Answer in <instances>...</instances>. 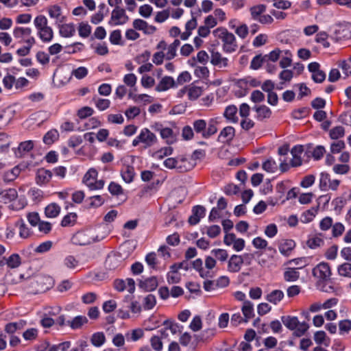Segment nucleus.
I'll use <instances>...</instances> for the list:
<instances>
[{
	"label": "nucleus",
	"mask_w": 351,
	"mask_h": 351,
	"mask_svg": "<svg viewBox=\"0 0 351 351\" xmlns=\"http://www.w3.org/2000/svg\"><path fill=\"white\" fill-rule=\"evenodd\" d=\"M345 143L343 141L333 142L330 145V152L332 154L339 153L345 148Z\"/></svg>",
	"instance_id": "774afa93"
},
{
	"label": "nucleus",
	"mask_w": 351,
	"mask_h": 351,
	"mask_svg": "<svg viewBox=\"0 0 351 351\" xmlns=\"http://www.w3.org/2000/svg\"><path fill=\"white\" fill-rule=\"evenodd\" d=\"M14 111L10 108H5L0 112V130L5 128L12 120Z\"/></svg>",
	"instance_id": "aec40b11"
},
{
	"label": "nucleus",
	"mask_w": 351,
	"mask_h": 351,
	"mask_svg": "<svg viewBox=\"0 0 351 351\" xmlns=\"http://www.w3.org/2000/svg\"><path fill=\"white\" fill-rule=\"evenodd\" d=\"M213 33L223 42V50L226 53H232L236 51L237 44L234 35L229 32L226 28H217Z\"/></svg>",
	"instance_id": "f257e3e1"
},
{
	"label": "nucleus",
	"mask_w": 351,
	"mask_h": 351,
	"mask_svg": "<svg viewBox=\"0 0 351 351\" xmlns=\"http://www.w3.org/2000/svg\"><path fill=\"white\" fill-rule=\"evenodd\" d=\"M108 191L112 195H119L123 193L121 186L114 182H110L109 184Z\"/></svg>",
	"instance_id": "680f3d73"
},
{
	"label": "nucleus",
	"mask_w": 351,
	"mask_h": 351,
	"mask_svg": "<svg viewBox=\"0 0 351 351\" xmlns=\"http://www.w3.org/2000/svg\"><path fill=\"white\" fill-rule=\"evenodd\" d=\"M21 258L18 254H13L6 261L8 266L10 268H16L21 265Z\"/></svg>",
	"instance_id": "a18cd8bd"
},
{
	"label": "nucleus",
	"mask_w": 351,
	"mask_h": 351,
	"mask_svg": "<svg viewBox=\"0 0 351 351\" xmlns=\"http://www.w3.org/2000/svg\"><path fill=\"white\" fill-rule=\"evenodd\" d=\"M59 137V133L56 130H51L43 137V141L47 145H51Z\"/></svg>",
	"instance_id": "ea45409f"
},
{
	"label": "nucleus",
	"mask_w": 351,
	"mask_h": 351,
	"mask_svg": "<svg viewBox=\"0 0 351 351\" xmlns=\"http://www.w3.org/2000/svg\"><path fill=\"white\" fill-rule=\"evenodd\" d=\"M313 275L317 279V282L328 281L332 275L330 265L327 263H320L313 269Z\"/></svg>",
	"instance_id": "423d86ee"
},
{
	"label": "nucleus",
	"mask_w": 351,
	"mask_h": 351,
	"mask_svg": "<svg viewBox=\"0 0 351 351\" xmlns=\"http://www.w3.org/2000/svg\"><path fill=\"white\" fill-rule=\"evenodd\" d=\"M317 287L322 291L326 293H334L336 291L337 288L329 280L328 281H324L322 282H317Z\"/></svg>",
	"instance_id": "f704fd0d"
},
{
	"label": "nucleus",
	"mask_w": 351,
	"mask_h": 351,
	"mask_svg": "<svg viewBox=\"0 0 351 351\" xmlns=\"http://www.w3.org/2000/svg\"><path fill=\"white\" fill-rule=\"evenodd\" d=\"M139 287L145 291H152L158 287V280L155 276L146 278L139 282Z\"/></svg>",
	"instance_id": "412c9836"
},
{
	"label": "nucleus",
	"mask_w": 351,
	"mask_h": 351,
	"mask_svg": "<svg viewBox=\"0 0 351 351\" xmlns=\"http://www.w3.org/2000/svg\"><path fill=\"white\" fill-rule=\"evenodd\" d=\"M29 195L34 202H39L42 199L43 192L38 189H31L29 191Z\"/></svg>",
	"instance_id": "338daca9"
},
{
	"label": "nucleus",
	"mask_w": 351,
	"mask_h": 351,
	"mask_svg": "<svg viewBox=\"0 0 351 351\" xmlns=\"http://www.w3.org/2000/svg\"><path fill=\"white\" fill-rule=\"evenodd\" d=\"M156 304V297L152 294H149L144 298L143 306L144 308L146 310H150L153 308Z\"/></svg>",
	"instance_id": "3c124183"
},
{
	"label": "nucleus",
	"mask_w": 351,
	"mask_h": 351,
	"mask_svg": "<svg viewBox=\"0 0 351 351\" xmlns=\"http://www.w3.org/2000/svg\"><path fill=\"white\" fill-rule=\"evenodd\" d=\"M345 134V130L343 126L339 125L330 130L329 136L332 139H339Z\"/></svg>",
	"instance_id": "37998d69"
},
{
	"label": "nucleus",
	"mask_w": 351,
	"mask_h": 351,
	"mask_svg": "<svg viewBox=\"0 0 351 351\" xmlns=\"http://www.w3.org/2000/svg\"><path fill=\"white\" fill-rule=\"evenodd\" d=\"M328 35L325 32H320L316 35L315 40L317 43H322L323 47L328 48L330 47V43L327 41Z\"/></svg>",
	"instance_id": "4d7b16f0"
},
{
	"label": "nucleus",
	"mask_w": 351,
	"mask_h": 351,
	"mask_svg": "<svg viewBox=\"0 0 351 351\" xmlns=\"http://www.w3.org/2000/svg\"><path fill=\"white\" fill-rule=\"evenodd\" d=\"M98 172L95 169H90L83 178V183L91 191L99 190L104 188L105 182L103 180H97Z\"/></svg>",
	"instance_id": "20e7f679"
},
{
	"label": "nucleus",
	"mask_w": 351,
	"mask_h": 351,
	"mask_svg": "<svg viewBox=\"0 0 351 351\" xmlns=\"http://www.w3.org/2000/svg\"><path fill=\"white\" fill-rule=\"evenodd\" d=\"M266 11V6L263 4H259L257 5L252 6L250 9L252 19L258 21L261 15Z\"/></svg>",
	"instance_id": "7c9ffc66"
},
{
	"label": "nucleus",
	"mask_w": 351,
	"mask_h": 351,
	"mask_svg": "<svg viewBox=\"0 0 351 351\" xmlns=\"http://www.w3.org/2000/svg\"><path fill=\"white\" fill-rule=\"evenodd\" d=\"M34 147L32 141H27L19 144L17 149L14 152L15 156L18 158L23 157L25 154L29 152Z\"/></svg>",
	"instance_id": "5701e85b"
},
{
	"label": "nucleus",
	"mask_w": 351,
	"mask_h": 351,
	"mask_svg": "<svg viewBox=\"0 0 351 351\" xmlns=\"http://www.w3.org/2000/svg\"><path fill=\"white\" fill-rule=\"evenodd\" d=\"M254 110L257 113V119L258 120H263L264 119H268L271 114V111L267 106L265 105L255 106Z\"/></svg>",
	"instance_id": "bb28decb"
},
{
	"label": "nucleus",
	"mask_w": 351,
	"mask_h": 351,
	"mask_svg": "<svg viewBox=\"0 0 351 351\" xmlns=\"http://www.w3.org/2000/svg\"><path fill=\"white\" fill-rule=\"evenodd\" d=\"M90 231L82 230L76 232L71 238L73 244L77 245H85L94 242L95 239L90 235Z\"/></svg>",
	"instance_id": "1a4fd4ad"
},
{
	"label": "nucleus",
	"mask_w": 351,
	"mask_h": 351,
	"mask_svg": "<svg viewBox=\"0 0 351 351\" xmlns=\"http://www.w3.org/2000/svg\"><path fill=\"white\" fill-rule=\"evenodd\" d=\"M129 21V16L125 10L121 7H115L111 12L109 25L117 26L126 23Z\"/></svg>",
	"instance_id": "0eeeda50"
},
{
	"label": "nucleus",
	"mask_w": 351,
	"mask_h": 351,
	"mask_svg": "<svg viewBox=\"0 0 351 351\" xmlns=\"http://www.w3.org/2000/svg\"><path fill=\"white\" fill-rule=\"evenodd\" d=\"M52 177V172L45 169H39L36 173V182L38 184H45L49 182Z\"/></svg>",
	"instance_id": "4be33fe9"
},
{
	"label": "nucleus",
	"mask_w": 351,
	"mask_h": 351,
	"mask_svg": "<svg viewBox=\"0 0 351 351\" xmlns=\"http://www.w3.org/2000/svg\"><path fill=\"white\" fill-rule=\"evenodd\" d=\"M79 35L82 38H87L91 32V27L85 23H81L79 25Z\"/></svg>",
	"instance_id": "603ef678"
},
{
	"label": "nucleus",
	"mask_w": 351,
	"mask_h": 351,
	"mask_svg": "<svg viewBox=\"0 0 351 351\" xmlns=\"http://www.w3.org/2000/svg\"><path fill=\"white\" fill-rule=\"evenodd\" d=\"M128 256V254L121 252L110 253L107 256L105 262L106 268L109 270H115L121 267L123 261Z\"/></svg>",
	"instance_id": "39448f33"
},
{
	"label": "nucleus",
	"mask_w": 351,
	"mask_h": 351,
	"mask_svg": "<svg viewBox=\"0 0 351 351\" xmlns=\"http://www.w3.org/2000/svg\"><path fill=\"white\" fill-rule=\"evenodd\" d=\"M88 74V69L84 66H80L72 71V75L78 80L83 79Z\"/></svg>",
	"instance_id": "bf43d9fd"
},
{
	"label": "nucleus",
	"mask_w": 351,
	"mask_h": 351,
	"mask_svg": "<svg viewBox=\"0 0 351 351\" xmlns=\"http://www.w3.org/2000/svg\"><path fill=\"white\" fill-rule=\"evenodd\" d=\"M339 330L340 335L348 333L351 330V321L350 319L340 321L339 323Z\"/></svg>",
	"instance_id": "8fccbe9b"
},
{
	"label": "nucleus",
	"mask_w": 351,
	"mask_h": 351,
	"mask_svg": "<svg viewBox=\"0 0 351 351\" xmlns=\"http://www.w3.org/2000/svg\"><path fill=\"white\" fill-rule=\"evenodd\" d=\"M134 175V169L133 167L130 165L125 166L121 171L122 178L126 183L132 182L133 181Z\"/></svg>",
	"instance_id": "c756f323"
},
{
	"label": "nucleus",
	"mask_w": 351,
	"mask_h": 351,
	"mask_svg": "<svg viewBox=\"0 0 351 351\" xmlns=\"http://www.w3.org/2000/svg\"><path fill=\"white\" fill-rule=\"evenodd\" d=\"M235 135L234 128L232 126L225 127L218 136V141L221 143L231 141Z\"/></svg>",
	"instance_id": "6ab92c4d"
},
{
	"label": "nucleus",
	"mask_w": 351,
	"mask_h": 351,
	"mask_svg": "<svg viewBox=\"0 0 351 351\" xmlns=\"http://www.w3.org/2000/svg\"><path fill=\"white\" fill-rule=\"evenodd\" d=\"M317 208H311L302 213L300 219L302 223H306L311 221L315 217L317 212Z\"/></svg>",
	"instance_id": "72a5a7b5"
},
{
	"label": "nucleus",
	"mask_w": 351,
	"mask_h": 351,
	"mask_svg": "<svg viewBox=\"0 0 351 351\" xmlns=\"http://www.w3.org/2000/svg\"><path fill=\"white\" fill-rule=\"evenodd\" d=\"M338 246L333 245L330 247L325 253V256L328 260H335L337 256Z\"/></svg>",
	"instance_id": "0e129e2a"
},
{
	"label": "nucleus",
	"mask_w": 351,
	"mask_h": 351,
	"mask_svg": "<svg viewBox=\"0 0 351 351\" xmlns=\"http://www.w3.org/2000/svg\"><path fill=\"white\" fill-rule=\"evenodd\" d=\"M193 125L195 132L201 134L203 136V133H204L207 125L206 121L204 119L196 120L193 122Z\"/></svg>",
	"instance_id": "de8ad7c7"
},
{
	"label": "nucleus",
	"mask_w": 351,
	"mask_h": 351,
	"mask_svg": "<svg viewBox=\"0 0 351 351\" xmlns=\"http://www.w3.org/2000/svg\"><path fill=\"white\" fill-rule=\"evenodd\" d=\"M176 82L172 77L165 76L163 77L158 85L156 86V90L158 92L166 91L171 87H174Z\"/></svg>",
	"instance_id": "a211bd4d"
},
{
	"label": "nucleus",
	"mask_w": 351,
	"mask_h": 351,
	"mask_svg": "<svg viewBox=\"0 0 351 351\" xmlns=\"http://www.w3.org/2000/svg\"><path fill=\"white\" fill-rule=\"evenodd\" d=\"M152 347L156 351H161L162 349V342L158 336H154L150 339Z\"/></svg>",
	"instance_id": "69168bd1"
},
{
	"label": "nucleus",
	"mask_w": 351,
	"mask_h": 351,
	"mask_svg": "<svg viewBox=\"0 0 351 351\" xmlns=\"http://www.w3.org/2000/svg\"><path fill=\"white\" fill-rule=\"evenodd\" d=\"M186 161L185 158H168L164 161V165L168 169H176L179 172H185L190 169V165H182Z\"/></svg>",
	"instance_id": "9d476101"
},
{
	"label": "nucleus",
	"mask_w": 351,
	"mask_h": 351,
	"mask_svg": "<svg viewBox=\"0 0 351 351\" xmlns=\"http://www.w3.org/2000/svg\"><path fill=\"white\" fill-rule=\"evenodd\" d=\"M330 178L328 173L322 172L320 174L319 188L322 191H326L328 189Z\"/></svg>",
	"instance_id": "c03bdc74"
},
{
	"label": "nucleus",
	"mask_w": 351,
	"mask_h": 351,
	"mask_svg": "<svg viewBox=\"0 0 351 351\" xmlns=\"http://www.w3.org/2000/svg\"><path fill=\"white\" fill-rule=\"evenodd\" d=\"M284 297V293L280 290H274L267 296V300L274 304H276Z\"/></svg>",
	"instance_id": "e433bc0d"
},
{
	"label": "nucleus",
	"mask_w": 351,
	"mask_h": 351,
	"mask_svg": "<svg viewBox=\"0 0 351 351\" xmlns=\"http://www.w3.org/2000/svg\"><path fill=\"white\" fill-rule=\"evenodd\" d=\"M281 321L288 329L294 330L293 334L296 337H301L304 335L308 329V324L305 322H300L298 318L295 316H282Z\"/></svg>",
	"instance_id": "7ed1b4c3"
},
{
	"label": "nucleus",
	"mask_w": 351,
	"mask_h": 351,
	"mask_svg": "<svg viewBox=\"0 0 351 351\" xmlns=\"http://www.w3.org/2000/svg\"><path fill=\"white\" fill-rule=\"evenodd\" d=\"M88 319L85 316H76L71 322L68 321V324L73 328L77 329L80 328L84 324L87 323Z\"/></svg>",
	"instance_id": "4c0bfd02"
},
{
	"label": "nucleus",
	"mask_w": 351,
	"mask_h": 351,
	"mask_svg": "<svg viewBox=\"0 0 351 351\" xmlns=\"http://www.w3.org/2000/svg\"><path fill=\"white\" fill-rule=\"evenodd\" d=\"M77 217V214L75 213H70L67 214L63 217L61 221V226L63 227L73 226L76 222Z\"/></svg>",
	"instance_id": "a19ab883"
},
{
	"label": "nucleus",
	"mask_w": 351,
	"mask_h": 351,
	"mask_svg": "<svg viewBox=\"0 0 351 351\" xmlns=\"http://www.w3.org/2000/svg\"><path fill=\"white\" fill-rule=\"evenodd\" d=\"M295 243L294 242V241L291 240V239H287V240H285L283 242H282L280 245H279V251L280 252L285 256H289L291 252L293 250V248L295 247Z\"/></svg>",
	"instance_id": "b1692460"
},
{
	"label": "nucleus",
	"mask_w": 351,
	"mask_h": 351,
	"mask_svg": "<svg viewBox=\"0 0 351 351\" xmlns=\"http://www.w3.org/2000/svg\"><path fill=\"white\" fill-rule=\"evenodd\" d=\"M332 38L335 41L348 40L351 38V24L344 23L338 25Z\"/></svg>",
	"instance_id": "6e6552de"
},
{
	"label": "nucleus",
	"mask_w": 351,
	"mask_h": 351,
	"mask_svg": "<svg viewBox=\"0 0 351 351\" xmlns=\"http://www.w3.org/2000/svg\"><path fill=\"white\" fill-rule=\"evenodd\" d=\"M143 336V331L141 328H136L133 330L130 333L126 334V337L128 339H130L131 340L136 341L140 339Z\"/></svg>",
	"instance_id": "052dcab7"
},
{
	"label": "nucleus",
	"mask_w": 351,
	"mask_h": 351,
	"mask_svg": "<svg viewBox=\"0 0 351 351\" xmlns=\"http://www.w3.org/2000/svg\"><path fill=\"white\" fill-rule=\"evenodd\" d=\"M53 243L51 241H47L40 243L34 249V252L38 254H43L51 250Z\"/></svg>",
	"instance_id": "09e8293b"
},
{
	"label": "nucleus",
	"mask_w": 351,
	"mask_h": 351,
	"mask_svg": "<svg viewBox=\"0 0 351 351\" xmlns=\"http://www.w3.org/2000/svg\"><path fill=\"white\" fill-rule=\"evenodd\" d=\"M138 136L141 143L145 145V147L152 146L157 140L156 135L147 128L141 130Z\"/></svg>",
	"instance_id": "f8f14e48"
},
{
	"label": "nucleus",
	"mask_w": 351,
	"mask_h": 351,
	"mask_svg": "<svg viewBox=\"0 0 351 351\" xmlns=\"http://www.w3.org/2000/svg\"><path fill=\"white\" fill-rule=\"evenodd\" d=\"M217 119H211L208 121V127H206V130L203 133V138H208L217 132Z\"/></svg>",
	"instance_id": "c85d7f7f"
},
{
	"label": "nucleus",
	"mask_w": 351,
	"mask_h": 351,
	"mask_svg": "<svg viewBox=\"0 0 351 351\" xmlns=\"http://www.w3.org/2000/svg\"><path fill=\"white\" fill-rule=\"evenodd\" d=\"M132 25L135 29L143 31L145 34H152L156 30V27L149 25L145 21L140 19H135Z\"/></svg>",
	"instance_id": "ddd939ff"
},
{
	"label": "nucleus",
	"mask_w": 351,
	"mask_h": 351,
	"mask_svg": "<svg viewBox=\"0 0 351 351\" xmlns=\"http://www.w3.org/2000/svg\"><path fill=\"white\" fill-rule=\"evenodd\" d=\"M306 244L310 248L315 249L324 245V240L318 237H314L310 238L307 241Z\"/></svg>",
	"instance_id": "13d9d810"
},
{
	"label": "nucleus",
	"mask_w": 351,
	"mask_h": 351,
	"mask_svg": "<svg viewBox=\"0 0 351 351\" xmlns=\"http://www.w3.org/2000/svg\"><path fill=\"white\" fill-rule=\"evenodd\" d=\"M262 168L268 173H274L278 169V165L276 162L270 158L263 163Z\"/></svg>",
	"instance_id": "58836bf2"
},
{
	"label": "nucleus",
	"mask_w": 351,
	"mask_h": 351,
	"mask_svg": "<svg viewBox=\"0 0 351 351\" xmlns=\"http://www.w3.org/2000/svg\"><path fill=\"white\" fill-rule=\"evenodd\" d=\"M90 208H97L104 204L105 200L101 195H94L89 198Z\"/></svg>",
	"instance_id": "6e6d98bb"
},
{
	"label": "nucleus",
	"mask_w": 351,
	"mask_h": 351,
	"mask_svg": "<svg viewBox=\"0 0 351 351\" xmlns=\"http://www.w3.org/2000/svg\"><path fill=\"white\" fill-rule=\"evenodd\" d=\"M105 340V335L103 332H96L92 336L91 343L93 346L99 347L104 343Z\"/></svg>",
	"instance_id": "49530a36"
},
{
	"label": "nucleus",
	"mask_w": 351,
	"mask_h": 351,
	"mask_svg": "<svg viewBox=\"0 0 351 351\" xmlns=\"http://www.w3.org/2000/svg\"><path fill=\"white\" fill-rule=\"evenodd\" d=\"M237 110V108L235 106H228L226 107L223 115L227 119L231 121L233 123H236L238 121V118L236 117Z\"/></svg>",
	"instance_id": "2f4dec72"
},
{
	"label": "nucleus",
	"mask_w": 351,
	"mask_h": 351,
	"mask_svg": "<svg viewBox=\"0 0 351 351\" xmlns=\"http://www.w3.org/2000/svg\"><path fill=\"white\" fill-rule=\"evenodd\" d=\"M206 208L203 206L197 205L193 208L192 215L189 218L191 225H196L202 218L205 216Z\"/></svg>",
	"instance_id": "4468645a"
},
{
	"label": "nucleus",
	"mask_w": 351,
	"mask_h": 351,
	"mask_svg": "<svg viewBox=\"0 0 351 351\" xmlns=\"http://www.w3.org/2000/svg\"><path fill=\"white\" fill-rule=\"evenodd\" d=\"M206 230V234L210 238H215L221 233V228L218 225L207 227Z\"/></svg>",
	"instance_id": "e2e57ef3"
},
{
	"label": "nucleus",
	"mask_w": 351,
	"mask_h": 351,
	"mask_svg": "<svg viewBox=\"0 0 351 351\" xmlns=\"http://www.w3.org/2000/svg\"><path fill=\"white\" fill-rule=\"evenodd\" d=\"M254 305L250 301H244L241 308L242 313L245 317L244 322H247L250 319L254 317Z\"/></svg>",
	"instance_id": "393cba45"
},
{
	"label": "nucleus",
	"mask_w": 351,
	"mask_h": 351,
	"mask_svg": "<svg viewBox=\"0 0 351 351\" xmlns=\"http://www.w3.org/2000/svg\"><path fill=\"white\" fill-rule=\"evenodd\" d=\"M64 264L67 268L74 269L77 267L79 261L73 256L69 255L64 258Z\"/></svg>",
	"instance_id": "5fc2aeb1"
},
{
	"label": "nucleus",
	"mask_w": 351,
	"mask_h": 351,
	"mask_svg": "<svg viewBox=\"0 0 351 351\" xmlns=\"http://www.w3.org/2000/svg\"><path fill=\"white\" fill-rule=\"evenodd\" d=\"M18 196L15 189H8L6 190H0V202L4 204L9 203L16 199Z\"/></svg>",
	"instance_id": "f3484780"
},
{
	"label": "nucleus",
	"mask_w": 351,
	"mask_h": 351,
	"mask_svg": "<svg viewBox=\"0 0 351 351\" xmlns=\"http://www.w3.org/2000/svg\"><path fill=\"white\" fill-rule=\"evenodd\" d=\"M243 264V260L241 258V256L234 254L228 261V271L233 273L238 272Z\"/></svg>",
	"instance_id": "dca6fc26"
},
{
	"label": "nucleus",
	"mask_w": 351,
	"mask_h": 351,
	"mask_svg": "<svg viewBox=\"0 0 351 351\" xmlns=\"http://www.w3.org/2000/svg\"><path fill=\"white\" fill-rule=\"evenodd\" d=\"M32 34V29L29 27H16L13 30L14 37L16 39H21V42L25 37H28Z\"/></svg>",
	"instance_id": "a878e982"
},
{
	"label": "nucleus",
	"mask_w": 351,
	"mask_h": 351,
	"mask_svg": "<svg viewBox=\"0 0 351 351\" xmlns=\"http://www.w3.org/2000/svg\"><path fill=\"white\" fill-rule=\"evenodd\" d=\"M337 272L339 276L351 278V263H344L339 265L337 267Z\"/></svg>",
	"instance_id": "c9c22d12"
},
{
	"label": "nucleus",
	"mask_w": 351,
	"mask_h": 351,
	"mask_svg": "<svg viewBox=\"0 0 351 351\" xmlns=\"http://www.w3.org/2000/svg\"><path fill=\"white\" fill-rule=\"evenodd\" d=\"M34 24L38 30L39 38L45 43L50 42L53 36V32L51 27L48 26L47 18L44 15L37 16L34 21Z\"/></svg>",
	"instance_id": "f03ea898"
},
{
	"label": "nucleus",
	"mask_w": 351,
	"mask_h": 351,
	"mask_svg": "<svg viewBox=\"0 0 351 351\" xmlns=\"http://www.w3.org/2000/svg\"><path fill=\"white\" fill-rule=\"evenodd\" d=\"M59 32L62 37H71L75 32V26L73 23L63 24L60 26Z\"/></svg>",
	"instance_id": "cd10ccee"
},
{
	"label": "nucleus",
	"mask_w": 351,
	"mask_h": 351,
	"mask_svg": "<svg viewBox=\"0 0 351 351\" xmlns=\"http://www.w3.org/2000/svg\"><path fill=\"white\" fill-rule=\"evenodd\" d=\"M60 211V206L55 204L52 203L49 204L46 208L45 210V215L47 217L53 218L57 217Z\"/></svg>",
	"instance_id": "473e14b6"
},
{
	"label": "nucleus",
	"mask_w": 351,
	"mask_h": 351,
	"mask_svg": "<svg viewBox=\"0 0 351 351\" xmlns=\"http://www.w3.org/2000/svg\"><path fill=\"white\" fill-rule=\"evenodd\" d=\"M202 94V88L193 86L188 88V97L190 100H195Z\"/></svg>",
	"instance_id": "79ce46f5"
},
{
	"label": "nucleus",
	"mask_w": 351,
	"mask_h": 351,
	"mask_svg": "<svg viewBox=\"0 0 351 351\" xmlns=\"http://www.w3.org/2000/svg\"><path fill=\"white\" fill-rule=\"evenodd\" d=\"M210 63L219 69L226 68L229 66V60L227 58L223 57L221 53L212 50L210 51Z\"/></svg>",
	"instance_id": "9b49d317"
},
{
	"label": "nucleus",
	"mask_w": 351,
	"mask_h": 351,
	"mask_svg": "<svg viewBox=\"0 0 351 351\" xmlns=\"http://www.w3.org/2000/svg\"><path fill=\"white\" fill-rule=\"evenodd\" d=\"M211 254L219 261H225L228 258V254L226 250L214 249L211 251Z\"/></svg>",
	"instance_id": "864d4df0"
},
{
	"label": "nucleus",
	"mask_w": 351,
	"mask_h": 351,
	"mask_svg": "<svg viewBox=\"0 0 351 351\" xmlns=\"http://www.w3.org/2000/svg\"><path fill=\"white\" fill-rule=\"evenodd\" d=\"M303 266L298 267H288L285 268L283 274V277L287 282H295L300 278V273L298 271L299 269H302Z\"/></svg>",
	"instance_id": "2eb2a0df"
}]
</instances>
